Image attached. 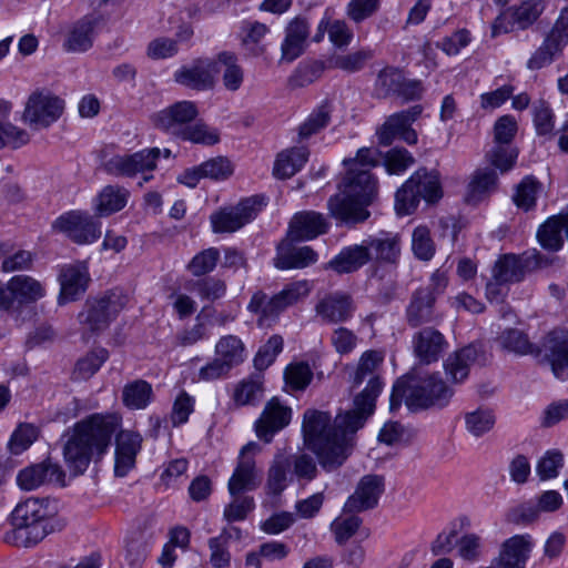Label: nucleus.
Wrapping results in <instances>:
<instances>
[{
	"label": "nucleus",
	"mask_w": 568,
	"mask_h": 568,
	"mask_svg": "<svg viewBox=\"0 0 568 568\" xmlns=\"http://www.w3.org/2000/svg\"><path fill=\"white\" fill-rule=\"evenodd\" d=\"M384 354L365 351L352 374L353 387L366 383L365 388L354 398V408L337 415L332 422L328 413L306 410L303 417L305 445L312 450L326 471L341 467L352 450V436L364 426L375 410L376 398L383 389L381 369Z\"/></svg>",
	"instance_id": "obj_1"
},
{
	"label": "nucleus",
	"mask_w": 568,
	"mask_h": 568,
	"mask_svg": "<svg viewBox=\"0 0 568 568\" xmlns=\"http://www.w3.org/2000/svg\"><path fill=\"white\" fill-rule=\"evenodd\" d=\"M121 426L118 415L94 414L78 422L71 433L65 435L63 457L69 470L74 475L83 474L92 460L100 459L106 452L112 436Z\"/></svg>",
	"instance_id": "obj_2"
},
{
	"label": "nucleus",
	"mask_w": 568,
	"mask_h": 568,
	"mask_svg": "<svg viewBox=\"0 0 568 568\" xmlns=\"http://www.w3.org/2000/svg\"><path fill=\"white\" fill-rule=\"evenodd\" d=\"M377 195V181L368 170L347 169L339 193L328 200L331 214L345 223H359L369 216L366 207Z\"/></svg>",
	"instance_id": "obj_3"
},
{
	"label": "nucleus",
	"mask_w": 568,
	"mask_h": 568,
	"mask_svg": "<svg viewBox=\"0 0 568 568\" xmlns=\"http://www.w3.org/2000/svg\"><path fill=\"white\" fill-rule=\"evenodd\" d=\"M13 529L6 534V541L17 547H32L51 532L61 530L64 523L49 516L43 501L29 498L11 514Z\"/></svg>",
	"instance_id": "obj_4"
},
{
	"label": "nucleus",
	"mask_w": 568,
	"mask_h": 568,
	"mask_svg": "<svg viewBox=\"0 0 568 568\" xmlns=\"http://www.w3.org/2000/svg\"><path fill=\"white\" fill-rule=\"evenodd\" d=\"M454 390L446 385L439 374L427 375L423 378L408 381L398 379L389 398V408L396 410L403 399L412 410L426 409L430 407L443 408L448 405Z\"/></svg>",
	"instance_id": "obj_5"
},
{
	"label": "nucleus",
	"mask_w": 568,
	"mask_h": 568,
	"mask_svg": "<svg viewBox=\"0 0 568 568\" xmlns=\"http://www.w3.org/2000/svg\"><path fill=\"white\" fill-rule=\"evenodd\" d=\"M312 283L307 280H300L286 284L278 293L267 296L264 292L254 293L247 305L251 313L258 314V323L274 320L286 308L306 298L312 291Z\"/></svg>",
	"instance_id": "obj_6"
},
{
	"label": "nucleus",
	"mask_w": 568,
	"mask_h": 568,
	"mask_svg": "<svg viewBox=\"0 0 568 568\" xmlns=\"http://www.w3.org/2000/svg\"><path fill=\"white\" fill-rule=\"evenodd\" d=\"M128 303V296L119 290H112L105 295L88 300L78 320L83 333L104 331Z\"/></svg>",
	"instance_id": "obj_7"
},
{
	"label": "nucleus",
	"mask_w": 568,
	"mask_h": 568,
	"mask_svg": "<svg viewBox=\"0 0 568 568\" xmlns=\"http://www.w3.org/2000/svg\"><path fill=\"white\" fill-rule=\"evenodd\" d=\"M547 4V0H519L495 18L491 23V37L529 29L542 16Z\"/></svg>",
	"instance_id": "obj_8"
},
{
	"label": "nucleus",
	"mask_w": 568,
	"mask_h": 568,
	"mask_svg": "<svg viewBox=\"0 0 568 568\" xmlns=\"http://www.w3.org/2000/svg\"><path fill=\"white\" fill-rule=\"evenodd\" d=\"M266 205L263 195L243 199L234 206L223 207L210 216L214 233H233L254 220Z\"/></svg>",
	"instance_id": "obj_9"
},
{
	"label": "nucleus",
	"mask_w": 568,
	"mask_h": 568,
	"mask_svg": "<svg viewBox=\"0 0 568 568\" xmlns=\"http://www.w3.org/2000/svg\"><path fill=\"white\" fill-rule=\"evenodd\" d=\"M63 110L61 98L45 89L36 90L26 102L22 121L34 130L47 129L59 120Z\"/></svg>",
	"instance_id": "obj_10"
},
{
	"label": "nucleus",
	"mask_w": 568,
	"mask_h": 568,
	"mask_svg": "<svg viewBox=\"0 0 568 568\" xmlns=\"http://www.w3.org/2000/svg\"><path fill=\"white\" fill-rule=\"evenodd\" d=\"M447 283L445 273L437 270L426 286L414 292L406 310L407 322L412 327L429 323L433 320L435 301L444 293Z\"/></svg>",
	"instance_id": "obj_11"
},
{
	"label": "nucleus",
	"mask_w": 568,
	"mask_h": 568,
	"mask_svg": "<svg viewBox=\"0 0 568 568\" xmlns=\"http://www.w3.org/2000/svg\"><path fill=\"white\" fill-rule=\"evenodd\" d=\"M160 156V149H146L133 154L114 155L110 158L105 164V171L115 176L133 178L139 173L143 174L142 185L152 179L148 174L156 168V161Z\"/></svg>",
	"instance_id": "obj_12"
},
{
	"label": "nucleus",
	"mask_w": 568,
	"mask_h": 568,
	"mask_svg": "<svg viewBox=\"0 0 568 568\" xmlns=\"http://www.w3.org/2000/svg\"><path fill=\"white\" fill-rule=\"evenodd\" d=\"M52 226L77 244L93 243L102 234L101 223L82 211H70L62 214Z\"/></svg>",
	"instance_id": "obj_13"
},
{
	"label": "nucleus",
	"mask_w": 568,
	"mask_h": 568,
	"mask_svg": "<svg viewBox=\"0 0 568 568\" xmlns=\"http://www.w3.org/2000/svg\"><path fill=\"white\" fill-rule=\"evenodd\" d=\"M422 112V105L417 104L389 115L377 131L379 143L387 146L396 138H399L407 144H416L417 133L412 124L420 116Z\"/></svg>",
	"instance_id": "obj_14"
},
{
	"label": "nucleus",
	"mask_w": 568,
	"mask_h": 568,
	"mask_svg": "<svg viewBox=\"0 0 568 568\" xmlns=\"http://www.w3.org/2000/svg\"><path fill=\"white\" fill-rule=\"evenodd\" d=\"M104 24L100 14H87L74 21L65 33L63 49L67 52L82 53L93 47V42Z\"/></svg>",
	"instance_id": "obj_15"
},
{
	"label": "nucleus",
	"mask_w": 568,
	"mask_h": 568,
	"mask_svg": "<svg viewBox=\"0 0 568 568\" xmlns=\"http://www.w3.org/2000/svg\"><path fill=\"white\" fill-rule=\"evenodd\" d=\"M550 365L554 375L559 379L568 377V332L555 329L547 334L537 349Z\"/></svg>",
	"instance_id": "obj_16"
},
{
	"label": "nucleus",
	"mask_w": 568,
	"mask_h": 568,
	"mask_svg": "<svg viewBox=\"0 0 568 568\" xmlns=\"http://www.w3.org/2000/svg\"><path fill=\"white\" fill-rule=\"evenodd\" d=\"M18 486L27 491L34 490L42 485H65V473L57 463L45 459L21 469L17 475Z\"/></svg>",
	"instance_id": "obj_17"
},
{
	"label": "nucleus",
	"mask_w": 568,
	"mask_h": 568,
	"mask_svg": "<svg viewBox=\"0 0 568 568\" xmlns=\"http://www.w3.org/2000/svg\"><path fill=\"white\" fill-rule=\"evenodd\" d=\"M314 310L323 323L341 324L354 316L355 304L349 294L335 291L320 298Z\"/></svg>",
	"instance_id": "obj_18"
},
{
	"label": "nucleus",
	"mask_w": 568,
	"mask_h": 568,
	"mask_svg": "<svg viewBox=\"0 0 568 568\" xmlns=\"http://www.w3.org/2000/svg\"><path fill=\"white\" fill-rule=\"evenodd\" d=\"M384 491V478L366 475L361 478L355 491L347 498L344 511L355 514L374 508Z\"/></svg>",
	"instance_id": "obj_19"
},
{
	"label": "nucleus",
	"mask_w": 568,
	"mask_h": 568,
	"mask_svg": "<svg viewBox=\"0 0 568 568\" xmlns=\"http://www.w3.org/2000/svg\"><path fill=\"white\" fill-rule=\"evenodd\" d=\"M196 115L197 109L193 102L180 101L156 113L154 123L158 128L180 138Z\"/></svg>",
	"instance_id": "obj_20"
},
{
	"label": "nucleus",
	"mask_w": 568,
	"mask_h": 568,
	"mask_svg": "<svg viewBox=\"0 0 568 568\" xmlns=\"http://www.w3.org/2000/svg\"><path fill=\"white\" fill-rule=\"evenodd\" d=\"M291 416V408L283 405L276 397H273L266 403L260 418L255 423L257 437L270 443L275 433L290 424Z\"/></svg>",
	"instance_id": "obj_21"
},
{
	"label": "nucleus",
	"mask_w": 568,
	"mask_h": 568,
	"mask_svg": "<svg viewBox=\"0 0 568 568\" xmlns=\"http://www.w3.org/2000/svg\"><path fill=\"white\" fill-rule=\"evenodd\" d=\"M219 71L214 60H197L191 67L178 70L174 73V80L190 89L204 91L214 87L215 75Z\"/></svg>",
	"instance_id": "obj_22"
},
{
	"label": "nucleus",
	"mask_w": 568,
	"mask_h": 568,
	"mask_svg": "<svg viewBox=\"0 0 568 568\" xmlns=\"http://www.w3.org/2000/svg\"><path fill=\"white\" fill-rule=\"evenodd\" d=\"M327 230L328 222L322 213L302 211L292 217L287 231V240L291 242L308 241L326 233Z\"/></svg>",
	"instance_id": "obj_23"
},
{
	"label": "nucleus",
	"mask_w": 568,
	"mask_h": 568,
	"mask_svg": "<svg viewBox=\"0 0 568 568\" xmlns=\"http://www.w3.org/2000/svg\"><path fill=\"white\" fill-rule=\"evenodd\" d=\"M534 545L529 534L515 535L506 539L496 559L497 568H526Z\"/></svg>",
	"instance_id": "obj_24"
},
{
	"label": "nucleus",
	"mask_w": 568,
	"mask_h": 568,
	"mask_svg": "<svg viewBox=\"0 0 568 568\" xmlns=\"http://www.w3.org/2000/svg\"><path fill=\"white\" fill-rule=\"evenodd\" d=\"M90 281L88 267L82 263L64 265L59 274V303L65 304L79 298Z\"/></svg>",
	"instance_id": "obj_25"
},
{
	"label": "nucleus",
	"mask_w": 568,
	"mask_h": 568,
	"mask_svg": "<svg viewBox=\"0 0 568 568\" xmlns=\"http://www.w3.org/2000/svg\"><path fill=\"white\" fill-rule=\"evenodd\" d=\"M142 437L131 430H121L115 436V463L114 473L118 477H124L134 467L135 458L141 449Z\"/></svg>",
	"instance_id": "obj_26"
},
{
	"label": "nucleus",
	"mask_w": 568,
	"mask_h": 568,
	"mask_svg": "<svg viewBox=\"0 0 568 568\" xmlns=\"http://www.w3.org/2000/svg\"><path fill=\"white\" fill-rule=\"evenodd\" d=\"M412 345L420 363L432 364L438 361L447 343L439 331L425 327L413 335Z\"/></svg>",
	"instance_id": "obj_27"
},
{
	"label": "nucleus",
	"mask_w": 568,
	"mask_h": 568,
	"mask_svg": "<svg viewBox=\"0 0 568 568\" xmlns=\"http://www.w3.org/2000/svg\"><path fill=\"white\" fill-rule=\"evenodd\" d=\"M310 36V23L304 17H295L285 28V38L281 45V61L293 62L305 50Z\"/></svg>",
	"instance_id": "obj_28"
},
{
	"label": "nucleus",
	"mask_w": 568,
	"mask_h": 568,
	"mask_svg": "<svg viewBox=\"0 0 568 568\" xmlns=\"http://www.w3.org/2000/svg\"><path fill=\"white\" fill-rule=\"evenodd\" d=\"M255 444L250 443L242 448L241 459L229 480V491L231 496H235L244 490H252L257 486L255 462L251 457H245V454L255 449Z\"/></svg>",
	"instance_id": "obj_29"
},
{
	"label": "nucleus",
	"mask_w": 568,
	"mask_h": 568,
	"mask_svg": "<svg viewBox=\"0 0 568 568\" xmlns=\"http://www.w3.org/2000/svg\"><path fill=\"white\" fill-rule=\"evenodd\" d=\"M371 258L381 263L396 264L400 256L402 241L398 234L379 233L364 242Z\"/></svg>",
	"instance_id": "obj_30"
},
{
	"label": "nucleus",
	"mask_w": 568,
	"mask_h": 568,
	"mask_svg": "<svg viewBox=\"0 0 568 568\" xmlns=\"http://www.w3.org/2000/svg\"><path fill=\"white\" fill-rule=\"evenodd\" d=\"M288 240L277 246L274 265L278 270L304 268L317 261V253L311 246L291 247Z\"/></svg>",
	"instance_id": "obj_31"
},
{
	"label": "nucleus",
	"mask_w": 568,
	"mask_h": 568,
	"mask_svg": "<svg viewBox=\"0 0 568 568\" xmlns=\"http://www.w3.org/2000/svg\"><path fill=\"white\" fill-rule=\"evenodd\" d=\"M478 355V348L473 344L454 352L444 363L446 375L453 383L464 382L468 377L469 368L477 361Z\"/></svg>",
	"instance_id": "obj_32"
},
{
	"label": "nucleus",
	"mask_w": 568,
	"mask_h": 568,
	"mask_svg": "<svg viewBox=\"0 0 568 568\" xmlns=\"http://www.w3.org/2000/svg\"><path fill=\"white\" fill-rule=\"evenodd\" d=\"M371 260L368 248L363 245L344 247L325 268H331L338 274L352 273L365 265Z\"/></svg>",
	"instance_id": "obj_33"
},
{
	"label": "nucleus",
	"mask_w": 568,
	"mask_h": 568,
	"mask_svg": "<svg viewBox=\"0 0 568 568\" xmlns=\"http://www.w3.org/2000/svg\"><path fill=\"white\" fill-rule=\"evenodd\" d=\"M308 150L305 146H295L277 154L273 174L277 179H288L298 172L308 160Z\"/></svg>",
	"instance_id": "obj_34"
},
{
	"label": "nucleus",
	"mask_w": 568,
	"mask_h": 568,
	"mask_svg": "<svg viewBox=\"0 0 568 568\" xmlns=\"http://www.w3.org/2000/svg\"><path fill=\"white\" fill-rule=\"evenodd\" d=\"M214 64L222 73L223 85L227 91H237L244 81V71L239 64L237 57L227 51L217 54Z\"/></svg>",
	"instance_id": "obj_35"
},
{
	"label": "nucleus",
	"mask_w": 568,
	"mask_h": 568,
	"mask_svg": "<svg viewBox=\"0 0 568 568\" xmlns=\"http://www.w3.org/2000/svg\"><path fill=\"white\" fill-rule=\"evenodd\" d=\"M409 179H415L412 187L420 200L435 203L443 196L439 174L436 171L419 169Z\"/></svg>",
	"instance_id": "obj_36"
},
{
	"label": "nucleus",
	"mask_w": 568,
	"mask_h": 568,
	"mask_svg": "<svg viewBox=\"0 0 568 568\" xmlns=\"http://www.w3.org/2000/svg\"><path fill=\"white\" fill-rule=\"evenodd\" d=\"M498 176L494 169H477L468 184L466 200L477 203L497 189Z\"/></svg>",
	"instance_id": "obj_37"
},
{
	"label": "nucleus",
	"mask_w": 568,
	"mask_h": 568,
	"mask_svg": "<svg viewBox=\"0 0 568 568\" xmlns=\"http://www.w3.org/2000/svg\"><path fill=\"white\" fill-rule=\"evenodd\" d=\"M129 191L119 185H106L95 200V211L100 216H106L121 211L128 203Z\"/></svg>",
	"instance_id": "obj_38"
},
{
	"label": "nucleus",
	"mask_w": 568,
	"mask_h": 568,
	"mask_svg": "<svg viewBox=\"0 0 568 568\" xmlns=\"http://www.w3.org/2000/svg\"><path fill=\"white\" fill-rule=\"evenodd\" d=\"M264 388L260 376H250L239 382L232 398L236 406H255L263 398Z\"/></svg>",
	"instance_id": "obj_39"
},
{
	"label": "nucleus",
	"mask_w": 568,
	"mask_h": 568,
	"mask_svg": "<svg viewBox=\"0 0 568 568\" xmlns=\"http://www.w3.org/2000/svg\"><path fill=\"white\" fill-rule=\"evenodd\" d=\"M567 217H549L538 230L537 239L540 245L549 251H558L564 245L562 232L566 231Z\"/></svg>",
	"instance_id": "obj_40"
},
{
	"label": "nucleus",
	"mask_w": 568,
	"mask_h": 568,
	"mask_svg": "<svg viewBox=\"0 0 568 568\" xmlns=\"http://www.w3.org/2000/svg\"><path fill=\"white\" fill-rule=\"evenodd\" d=\"M10 288L14 292L18 304L33 303L45 294L43 285L28 275L11 277Z\"/></svg>",
	"instance_id": "obj_41"
},
{
	"label": "nucleus",
	"mask_w": 568,
	"mask_h": 568,
	"mask_svg": "<svg viewBox=\"0 0 568 568\" xmlns=\"http://www.w3.org/2000/svg\"><path fill=\"white\" fill-rule=\"evenodd\" d=\"M493 275L506 284L519 282L525 275V264L520 257L506 254L496 261Z\"/></svg>",
	"instance_id": "obj_42"
},
{
	"label": "nucleus",
	"mask_w": 568,
	"mask_h": 568,
	"mask_svg": "<svg viewBox=\"0 0 568 568\" xmlns=\"http://www.w3.org/2000/svg\"><path fill=\"white\" fill-rule=\"evenodd\" d=\"M215 354L220 361L225 362L231 368H233L244 362L245 347L237 336L225 335L216 343Z\"/></svg>",
	"instance_id": "obj_43"
},
{
	"label": "nucleus",
	"mask_w": 568,
	"mask_h": 568,
	"mask_svg": "<svg viewBox=\"0 0 568 568\" xmlns=\"http://www.w3.org/2000/svg\"><path fill=\"white\" fill-rule=\"evenodd\" d=\"M498 345L507 351L517 355H536L538 346L531 344L527 335L517 328L505 329L497 338Z\"/></svg>",
	"instance_id": "obj_44"
},
{
	"label": "nucleus",
	"mask_w": 568,
	"mask_h": 568,
	"mask_svg": "<svg viewBox=\"0 0 568 568\" xmlns=\"http://www.w3.org/2000/svg\"><path fill=\"white\" fill-rule=\"evenodd\" d=\"M152 386L143 379H136L126 384L122 392V399L126 407L131 409H143L148 406L152 397Z\"/></svg>",
	"instance_id": "obj_45"
},
{
	"label": "nucleus",
	"mask_w": 568,
	"mask_h": 568,
	"mask_svg": "<svg viewBox=\"0 0 568 568\" xmlns=\"http://www.w3.org/2000/svg\"><path fill=\"white\" fill-rule=\"evenodd\" d=\"M332 111L333 109L328 101L322 102L300 125L298 136L302 140L308 139L325 129L331 121Z\"/></svg>",
	"instance_id": "obj_46"
},
{
	"label": "nucleus",
	"mask_w": 568,
	"mask_h": 568,
	"mask_svg": "<svg viewBox=\"0 0 568 568\" xmlns=\"http://www.w3.org/2000/svg\"><path fill=\"white\" fill-rule=\"evenodd\" d=\"M496 423L495 414L489 408H477L465 414L467 432L478 438L493 429Z\"/></svg>",
	"instance_id": "obj_47"
},
{
	"label": "nucleus",
	"mask_w": 568,
	"mask_h": 568,
	"mask_svg": "<svg viewBox=\"0 0 568 568\" xmlns=\"http://www.w3.org/2000/svg\"><path fill=\"white\" fill-rule=\"evenodd\" d=\"M109 358V352L104 348H97L79 358L73 369L75 379H89L92 377Z\"/></svg>",
	"instance_id": "obj_48"
},
{
	"label": "nucleus",
	"mask_w": 568,
	"mask_h": 568,
	"mask_svg": "<svg viewBox=\"0 0 568 568\" xmlns=\"http://www.w3.org/2000/svg\"><path fill=\"white\" fill-rule=\"evenodd\" d=\"M372 57V51L364 49L347 54H335L329 58L328 68L354 73L362 70Z\"/></svg>",
	"instance_id": "obj_49"
},
{
	"label": "nucleus",
	"mask_w": 568,
	"mask_h": 568,
	"mask_svg": "<svg viewBox=\"0 0 568 568\" xmlns=\"http://www.w3.org/2000/svg\"><path fill=\"white\" fill-rule=\"evenodd\" d=\"M325 70L322 61H310L300 63L293 74L290 77L292 88H304L318 80Z\"/></svg>",
	"instance_id": "obj_50"
},
{
	"label": "nucleus",
	"mask_w": 568,
	"mask_h": 568,
	"mask_svg": "<svg viewBox=\"0 0 568 568\" xmlns=\"http://www.w3.org/2000/svg\"><path fill=\"white\" fill-rule=\"evenodd\" d=\"M211 331L209 325V320L200 313L193 326L184 328L179 332L175 336L176 344L179 346L187 347L196 344L200 341H204L210 338Z\"/></svg>",
	"instance_id": "obj_51"
},
{
	"label": "nucleus",
	"mask_w": 568,
	"mask_h": 568,
	"mask_svg": "<svg viewBox=\"0 0 568 568\" xmlns=\"http://www.w3.org/2000/svg\"><path fill=\"white\" fill-rule=\"evenodd\" d=\"M457 555L467 562H478L484 554V544L480 536L474 532L463 535L457 541Z\"/></svg>",
	"instance_id": "obj_52"
},
{
	"label": "nucleus",
	"mask_w": 568,
	"mask_h": 568,
	"mask_svg": "<svg viewBox=\"0 0 568 568\" xmlns=\"http://www.w3.org/2000/svg\"><path fill=\"white\" fill-rule=\"evenodd\" d=\"M435 243L430 231L425 225H418L412 233V251L420 261H429L435 254Z\"/></svg>",
	"instance_id": "obj_53"
},
{
	"label": "nucleus",
	"mask_w": 568,
	"mask_h": 568,
	"mask_svg": "<svg viewBox=\"0 0 568 568\" xmlns=\"http://www.w3.org/2000/svg\"><path fill=\"white\" fill-rule=\"evenodd\" d=\"M540 189L541 185L535 178H524L523 181L517 185L516 192L514 194L515 204L525 211L530 210L536 204Z\"/></svg>",
	"instance_id": "obj_54"
},
{
	"label": "nucleus",
	"mask_w": 568,
	"mask_h": 568,
	"mask_svg": "<svg viewBox=\"0 0 568 568\" xmlns=\"http://www.w3.org/2000/svg\"><path fill=\"white\" fill-rule=\"evenodd\" d=\"M564 47L551 40L549 37H545L540 47L532 53L530 59L527 61V68L529 70H539L550 64L555 57L562 51Z\"/></svg>",
	"instance_id": "obj_55"
},
{
	"label": "nucleus",
	"mask_w": 568,
	"mask_h": 568,
	"mask_svg": "<svg viewBox=\"0 0 568 568\" xmlns=\"http://www.w3.org/2000/svg\"><path fill=\"white\" fill-rule=\"evenodd\" d=\"M518 151L513 145L497 144L486 154L487 160L501 173L509 171L515 165Z\"/></svg>",
	"instance_id": "obj_56"
},
{
	"label": "nucleus",
	"mask_w": 568,
	"mask_h": 568,
	"mask_svg": "<svg viewBox=\"0 0 568 568\" xmlns=\"http://www.w3.org/2000/svg\"><path fill=\"white\" fill-rule=\"evenodd\" d=\"M220 260V251L216 247H209L201 251L187 264V270L194 276H202L211 273Z\"/></svg>",
	"instance_id": "obj_57"
},
{
	"label": "nucleus",
	"mask_w": 568,
	"mask_h": 568,
	"mask_svg": "<svg viewBox=\"0 0 568 568\" xmlns=\"http://www.w3.org/2000/svg\"><path fill=\"white\" fill-rule=\"evenodd\" d=\"M180 138L182 140L191 141L197 144L214 145L220 141V133L217 130L199 122L190 124L189 128H186L180 135Z\"/></svg>",
	"instance_id": "obj_58"
},
{
	"label": "nucleus",
	"mask_w": 568,
	"mask_h": 568,
	"mask_svg": "<svg viewBox=\"0 0 568 568\" xmlns=\"http://www.w3.org/2000/svg\"><path fill=\"white\" fill-rule=\"evenodd\" d=\"M415 179H408L395 194V210L399 215L412 214L418 206L420 199L412 187Z\"/></svg>",
	"instance_id": "obj_59"
},
{
	"label": "nucleus",
	"mask_w": 568,
	"mask_h": 568,
	"mask_svg": "<svg viewBox=\"0 0 568 568\" xmlns=\"http://www.w3.org/2000/svg\"><path fill=\"white\" fill-rule=\"evenodd\" d=\"M230 535L226 529H223L220 536L213 537L209 540V548L211 551L210 562L214 568H224L230 565L231 555L227 550V540Z\"/></svg>",
	"instance_id": "obj_60"
},
{
	"label": "nucleus",
	"mask_w": 568,
	"mask_h": 568,
	"mask_svg": "<svg viewBox=\"0 0 568 568\" xmlns=\"http://www.w3.org/2000/svg\"><path fill=\"white\" fill-rule=\"evenodd\" d=\"M290 466V460L284 457H276L273 462L267 477V487L272 494L277 495L285 489Z\"/></svg>",
	"instance_id": "obj_61"
},
{
	"label": "nucleus",
	"mask_w": 568,
	"mask_h": 568,
	"mask_svg": "<svg viewBox=\"0 0 568 568\" xmlns=\"http://www.w3.org/2000/svg\"><path fill=\"white\" fill-rule=\"evenodd\" d=\"M232 501L224 508L223 517L226 521H241L254 509V499L248 496H232Z\"/></svg>",
	"instance_id": "obj_62"
},
{
	"label": "nucleus",
	"mask_w": 568,
	"mask_h": 568,
	"mask_svg": "<svg viewBox=\"0 0 568 568\" xmlns=\"http://www.w3.org/2000/svg\"><path fill=\"white\" fill-rule=\"evenodd\" d=\"M283 349V338L280 335H273L260 348L254 358V365L257 369L263 371L267 368L275 361L276 356Z\"/></svg>",
	"instance_id": "obj_63"
},
{
	"label": "nucleus",
	"mask_w": 568,
	"mask_h": 568,
	"mask_svg": "<svg viewBox=\"0 0 568 568\" xmlns=\"http://www.w3.org/2000/svg\"><path fill=\"white\" fill-rule=\"evenodd\" d=\"M329 341L337 354L347 355L357 347L359 338L352 329L339 326L332 332Z\"/></svg>",
	"instance_id": "obj_64"
}]
</instances>
